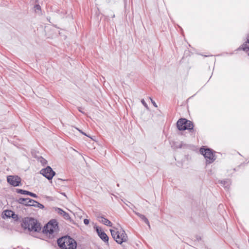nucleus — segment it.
<instances>
[{
  "instance_id": "a211bd4d",
  "label": "nucleus",
  "mask_w": 249,
  "mask_h": 249,
  "mask_svg": "<svg viewBox=\"0 0 249 249\" xmlns=\"http://www.w3.org/2000/svg\"><path fill=\"white\" fill-rule=\"evenodd\" d=\"M31 206H34L35 207H37V208H39V209H43L44 207L42 204L38 203L37 201H36L35 203L34 204L31 205Z\"/></svg>"
},
{
  "instance_id": "0eeeda50",
  "label": "nucleus",
  "mask_w": 249,
  "mask_h": 249,
  "mask_svg": "<svg viewBox=\"0 0 249 249\" xmlns=\"http://www.w3.org/2000/svg\"><path fill=\"white\" fill-rule=\"evenodd\" d=\"M40 173L49 180L52 179L55 174L50 166L42 169Z\"/></svg>"
},
{
  "instance_id": "aec40b11",
  "label": "nucleus",
  "mask_w": 249,
  "mask_h": 249,
  "mask_svg": "<svg viewBox=\"0 0 249 249\" xmlns=\"http://www.w3.org/2000/svg\"><path fill=\"white\" fill-rule=\"evenodd\" d=\"M141 102L142 103V104L147 109H148L149 108H148V107L147 105V104L146 103V102H145V101L144 100V99H142L141 100Z\"/></svg>"
},
{
  "instance_id": "f8f14e48",
  "label": "nucleus",
  "mask_w": 249,
  "mask_h": 249,
  "mask_svg": "<svg viewBox=\"0 0 249 249\" xmlns=\"http://www.w3.org/2000/svg\"><path fill=\"white\" fill-rule=\"evenodd\" d=\"M239 49H242L243 50L248 53L249 56V36L247 37V41L244 43Z\"/></svg>"
},
{
  "instance_id": "b1692460",
  "label": "nucleus",
  "mask_w": 249,
  "mask_h": 249,
  "mask_svg": "<svg viewBox=\"0 0 249 249\" xmlns=\"http://www.w3.org/2000/svg\"><path fill=\"white\" fill-rule=\"evenodd\" d=\"M30 200H31L30 201H29V203L31 204H34L36 202V201L33 200V199H32L31 198H30Z\"/></svg>"
},
{
  "instance_id": "dca6fc26",
  "label": "nucleus",
  "mask_w": 249,
  "mask_h": 249,
  "mask_svg": "<svg viewBox=\"0 0 249 249\" xmlns=\"http://www.w3.org/2000/svg\"><path fill=\"white\" fill-rule=\"evenodd\" d=\"M135 214L138 216L147 225L149 226V227H150L149 222L147 218L143 214H141L139 213L135 212Z\"/></svg>"
},
{
  "instance_id": "5701e85b",
  "label": "nucleus",
  "mask_w": 249,
  "mask_h": 249,
  "mask_svg": "<svg viewBox=\"0 0 249 249\" xmlns=\"http://www.w3.org/2000/svg\"><path fill=\"white\" fill-rule=\"evenodd\" d=\"M75 129H76L77 130H78L80 133H81L82 134L85 135V136H87L88 137H89L85 133H84V132H83L82 130L79 129L78 128H77V127H75Z\"/></svg>"
},
{
  "instance_id": "1a4fd4ad",
  "label": "nucleus",
  "mask_w": 249,
  "mask_h": 249,
  "mask_svg": "<svg viewBox=\"0 0 249 249\" xmlns=\"http://www.w3.org/2000/svg\"><path fill=\"white\" fill-rule=\"evenodd\" d=\"M96 231L100 238L105 242L108 243V237L107 236V234L101 229L98 227L96 228Z\"/></svg>"
},
{
  "instance_id": "f03ea898",
  "label": "nucleus",
  "mask_w": 249,
  "mask_h": 249,
  "mask_svg": "<svg viewBox=\"0 0 249 249\" xmlns=\"http://www.w3.org/2000/svg\"><path fill=\"white\" fill-rule=\"evenodd\" d=\"M110 231L112 237L117 243L121 244L127 241V234L122 228L119 230L114 228L113 230H110Z\"/></svg>"
},
{
  "instance_id": "f3484780",
  "label": "nucleus",
  "mask_w": 249,
  "mask_h": 249,
  "mask_svg": "<svg viewBox=\"0 0 249 249\" xmlns=\"http://www.w3.org/2000/svg\"><path fill=\"white\" fill-rule=\"evenodd\" d=\"M221 183L223 184L225 188L229 189L231 183L229 179H227L226 180L221 181Z\"/></svg>"
},
{
  "instance_id": "423d86ee",
  "label": "nucleus",
  "mask_w": 249,
  "mask_h": 249,
  "mask_svg": "<svg viewBox=\"0 0 249 249\" xmlns=\"http://www.w3.org/2000/svg\"><path fill=\"white\" fill-rule=\"evenodd\" d=\"M200 152L204 156L208 163L213 162L215 160L214 154L211 149L201 147L200 149Z\"/></svg>"
},
{
  "instance_id": "4468645a",
  "label": "nucleus",
  "mask_w": 249,
  "mask_h": 249,
  "mask_svg": "<svg viewBox=\"0 0 249 249\" xmlns=\"http://www.w3.org/2000/svg\"><path fill=\"white\" fill-rule=\"evenodd\" d=\"M56 211L59 214L63 215L64 218L65 219L68 220L70 219V216L69 214L65 211H64L62 209L60 208H57Z\"/></svg>"
},
{
  "instance_id": "a878e982",
  "label": "nucleus",
  "mask_w": 249,
  "mask_h": 249,
  "mask_svg": "<svg viewBox=\"0 0 249 249\" xmlns=\"http://www.w3.org/2000/svg\"><path fill=\"white\" fill-rule=\"evenodd\" d=\"M78 110H79L80 112H82V113H84V112H83L82 111V108H81V107H78Z\"/></svg>"
},
{
  "instance_id": "412c9836",
  "label": "nucleus",
  "mask_w": 249,
  "mask_h": 249,
  "mask_svg": "<svg viewBox=\"0 0 249 249\" xmlns=\"http://www.w3.org/2000/svg\"><path fill=\"white\" fill-rule=\"evenodd\" d=\"M35 10H41V7L39 5L36 4L35 6Z\"/></svg>"
},
{
  "instance_id": "ddd939ff",
  "label": "nucleus",
  "mask_w": 249,
  "mask_h": 249,
  "mask_svg": "<svg viewBox=\"0 0 249 249\" xmlns=\"http://www.w3.org/2000/svg\"><path fill=\"white\" fill-rule=\"evenodd\" d=\"M17 192L18 193H20L21 194L28 195H29L33 197H35V198L37 197V196L36 194L33 193L32 192H29L28 191L23 190L22 189H18Z\"/></svg>"
},
{
  "instance_id": "9d476101",
  "label": "nucleus",
  "mask_w": 249,
  "mask_h": 249,
  "mask_svg": "<svg viewBox=\"0 0 249 249\" xmlns=\"http://www.w3.org/2000/svg\"><path fill=\"white\" fill-rule=\"evenodd\" d=\"M4 215L7 218L12 217L13 219H17L18 218V215L11 210H5L4 211Z\"/></svg>"
},
{
  "instance_id": "f257e3e1",
  "label": "nucleus",
  "mask_w": 249,
  "mask_h": 249,
  "mask_svg": "<svg viewBox=\"0 0 249 249\" xmlns=\"http://www.w3.org/2000/svg\"><path fill=\"white\" fill-rule=\"evenodd\" d=\"M57 244L61 249H75L77 246L76 241L68 236L59 238Z\"/></svg>"
},
{
  "instance_id": "bb28decb",
  "label": "nucleus",
  "mask_w": 249,
  "mask_h": 249,
  "mask_svg": "<svg viewBox=\"0 0 249 249\" xmlns=\"http://www.w3.org/2000/svg\"><path fill=\"white\" fill-rule=\"evenodd\" d=\"M115 17V15L113 14L112 16V18H114Z\"/></svg>"
},
{
  "instance_id": "9b49d317",
  "label": "nucleus",
  "mask_w": 249,
  "mask_h": 249,
  "mask_svg": "<svg viewBox=\"0 0 249 249\" xmlns=\"http://www.w3.org/2000/svg\"><path fill=\"white\" fill-rule=\"evenodd\" d=\"M99 219V221L102 223L103 224H105V225H107L109 227H111L112 224V223L108 220L107 219L103 217V216H98V217Z\"/></svg>"
},
{
  "instance_id": "6ab92c4d",
  "label": "nucleus",
  "mask_w": 249,
  "mask_h": 249,
  "mask_svg": "<svg viewBox=\"0 0 249 249\" xmlns=\"http://www.w3.org/2000/svg\"><path fill=\"white\" fill-rule=\"evenodd\" d=\"M38 160L42 165H45L47 163V161L42 157L38 158Z\"/></svg>"
},
{
  "instance_id": "6e6552de",
  "label": "nucleus",
  "mask_w": 249,
  "mask_h": 249,
  "mask_svg": "<svg viewBox=\"0 0 249 249\" xmlns=\"http://www.w3.org/2000/svg\"><path fill=\"white\" fill-rule=\"evenodd\" d=\"M21 179L17 176H9L7 177V182L14 186H18L20 183Z\"/></svg>"
},
{
  "instance_id": "2eb2a0df",
  "label": "nucleus",
  "mask_w": 249,
  "mask_h": 249,
  "mask_svg": "<svg viewBox=\"0 0 249 249\" xmlns=\"http://www.w3.org/2000/svg\"><path fill=\"white\" fill-rule=\"evenodd\" d=\"M29 198H20L18 200V202L19 203L26 205V206H31L32 204L29 203V201H30Z\"/></svg>"
},
{
  "instance_id": "39448f33",
  "label": "nucleus",
  "mask_w": 249,
  "mask_h": 249,
  "mask_svg": "<svg viewBox=\"0 0 249 249\" xmlns=\"http://www.w3.org/2000/svg\"><path fill=\"white\" fill-rule=\"evenodd\" d=\"M58 228L57 222L55 220H51L44 227L43 231L44 233L50 234H53L57 231Z\"/></svg>"
},
{
  "instance_id": "393cba45",
  "label": "nucleus",
  "mask_w": 249,
  "mask_h": 249,
  "mask_svg": "<svg viewBox=\"0 0 249 249\" xmlns=\"http://www.w3.org/2000/svg\"><path fill=\"white\" fill-rule=\"evenodd\" d=\"M149 99L151 100V102L153 104V105L155 107H157V105L156 104V103L151 98H149Z\"/></svg>"
},
{
  "instance_id": "20e7f679",
  "label": "nucleus",
  "mask_w": 249,
  "mask_h": 249,
  "mask_svg": "<svg viewBox=\"0 0 249 249\" xmlns=\"http://www.w3.org/2000/svg\"><path fill=\"white\" fill-rule=\"evenodd\" d=\"M177 126L179 130H189L191 131L194 127L193 123L185 118L179 119L177 123Z\"/></svg>"
},
{
  "instance_id": "7ed1b4c3",
  "label": "nucleus",
  "mask_w": 249,
  "mask_h": 249,
  "mask_svg": "<svg viewBox=\"0 0 249 249\" xmlns=\"http://www.w3.org/2000/svg\"><path fill=\"white\" fill-rule=\"evenodd\" d=\"M25 228L28 229L30 231L38 232L41 230L40 224L36 220L32 218H26L24 221Z\"/></svg>"
},
{
  "instance_id": "4be33fe9",
  "label": "nucleus",
  "mask_w": 249,
  "mask_h": 249,
  "mask_svg": "<svg viewBox=\"0 0 249 249\" xmlns=\"http://www.w3.org/2000/svg\"><path fill=\"white\" fill-rule=\"evenodd\" d=\"M84 223L85 225H88L89 224V220L88 219H85L84 220Z\"/></svg>"
}]
</instances>
